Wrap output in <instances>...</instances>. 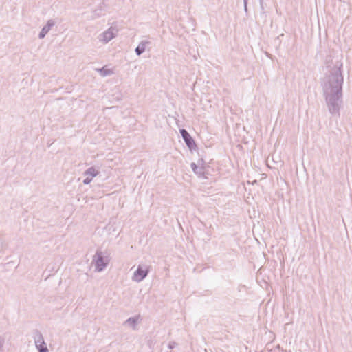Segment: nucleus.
<instances>
[{
	"instance_id": "4468645a",
	"label": "nucleus",
	"mask_w": 352,
	"mask_h": 352,
	"mask_svg": "<svg viewBox=\"0 0 352 352\" xmlns=\"http://www.w3.org/2000/svg\"><path fill=\"white\" fill-rule=\"evenodd\" d=\"M177 224H178V226H179L180 228H182V225L180 224L179 221H177Z\"/></svg>"
},
{
	"instance_id": "9b49d317",
	"label": "nucleus",
	"mask_w": 352,
	"mask_h": 352,
	"mask_svg": "<svg viewBox=\"0 0 352 352\" xmlns=\"http://www.w3.org/2000/svg\"><path fill=\"white\" fill-rule=\"evenodd\" d=\"M177 343L174 341L170 342L168 344V347L169 349H173L177 346Z\"/></svg>"
},
{
	"instance_id": "6e6552de",
	"label": "nucleus",
	"mask_w": 352,
	"mask_h": 352,
	"mask_svg": "<svg viewBox=\"0 0 352 352\" xmlns=\"http://www.w3.org/2000/svg\"><path fill=\"white\" fill-rule=\"evenodd\" d=\"M86 174L89 175L91 177H93L97 175V171L94 168H89L86 172Z\"/></svg>"
},
{
	"instance_id": "ddd939ff",
	"label": "nucleus",
	"mask_w": 352,
	"mask_h": 352,
	"mask_svg": "<svg viewBox=\"0 0 352 352\" xmlns=\"http://www.w3.org/2000/svg\"><path fill=\"white\" fill-rule=\"evenodd\" d=\"M91 179L87 178L84 180L85 184H89L91 182Z\"/></svg>"
},
{
	"instance_id": "f8f14e48",
	"label": "nucleus",
	"mask_w": 352,
	"mask_h": 352,
	"mask_svg": "<svg viewBox=\"0 0 352 352\" xmlns=\"http://www.w3.org/2000/svg\"><path fill=\"white\" fill-rule=\"evenodd\" d=\"M196 223H197L198 226L197 227L199 228V229H201L202 227H204L206 226V225L204 223V221H195Z\"/></svg>"
},
{
	"instance_id": "f257e3e1",
	"label": "nucleus",
	"mask_w": 352,
	"mask_h": 352,
	"mask_svg": "<svg viewBox=\"0 0 352 352\" xmlns=\"http://www.w3.org/2000/svg\"><path fill=\"white\" fill-rule=\"evenodd\" d=\"M92 262L94 263L95 270L96 272H102L109 264V254L98 250L93 257Z\"/></svg>"
},
{
	"instance_id": "1a4fd4ad",
	"label": "nucleus",
	"mask_w": 352,
	"mask_h": 352,
	"mask_svg": "<svg viewBox=\"0 0 352 352\" xmlns=\"http://www.w3.org/2000/svg\"><path fill=\"white\" fill-rule=\"evenodd\" d=\"M144 50H145L144 45L142 44V45H139L136 48L135 51H136L137 54L140 55V54H142L144 51Z\"/></svg>"
},
{
	"instance_id": "7ed1b4c3",
	"label": "nucleus",
	"mask_w": 352,
	"mask_h": 352,
	"mask_svg": "<svg viewBox=\"0 0 352 352\" xmlns=\"http://www.w3.org/2000/svg\"><path fill=\"white\" fill-rule=\"evenodd\" d=\"M149 273V267L148 266H142L139 265L134 272L133 280L135 282L140 283L143 280Z\"/></svg>"
},
{
	"instance_id": "20e7f679",
	"label": "nucleus",
	"mask_w": 352,
	"mask_h": 352,
	"mask_svg": "<svg viewBox=\"0 0 352 352\" xmlns=\"http://www.w3.org/2000/svg\"><path fill=\"white\" fill-rule=\"evenodd\" d=\"M140 316L138 315V316H133V317L129 318L124 322V324H128L129 326L132 327L133 329L135 330L136 329V326H137L138 322L140 321Z\"/></svg>"
},
{
	"instance_id": "423d86ee",
	"label": "nucleus",
	"mask_w": 352,
	"mask_h": 352,
	"mask_svg": "<svg viewBox=\"0 0 352 352\" xmlns=\"http://www.w3.org/2000/svg\"><path fill=\"white\" fill-rule=\"evenodd\" d=\"M113 29H109L104 33V36L107 41L110 40L113 37Z\"/></svg>"
},
{
	"instance_id": "f03ea898",
	"label": "nucleus",
	"mask_w": 352,
	"mask_h": 352,
	"mask_svg": "<svg viewBox=\"0 0 352 352\" xmlns=\"http://www.w3.org/2000/svg\"><path fill=\"white\" fill-rule=\"evenodd\" d=\"M32 338L34 341L36 349L38 352H49L47 344L41 332L37 329L33 332Z\"/></svg>"
},
{
	"instance_id": "0eeeda50",
	"label": "nucleus",
	"mask_w": 352,
	"mask_h": 352,
	"mask_svg": "<svg viewBox=\"0 0 352 352\" xmlns=\"http://www.w3.org/2000/svg\"><path fill=\"white\" fill-rule=\"evenodd\" d=\"M6 248L7 243L2 238H0V252L4 250Z\"/></svg>"
},
{
	"instance_id": "9d476101",
	"label": "nucleus",
	"mask_w": 352,
	"mask_h": 352,
	"mask_svg": "<svg viewBox=\"0 0 352 352\" xmlns=\"http://www.w3.org/2000/svg\"><path fill=\"white\" fill-rule=\"evenodd\" d=\"M5 343V338L0 336V352L3 351V347Z\"/></svg>"
},
{
	"instance_id": "39448f33",
	"label": "nucleus",
	"mask_w": 352,
	"mask_h": 352,
	"mask_svg": "<svg viewBox=\"0 0 352 352\" xmlns=\"http://www.w3.org/2000/svg\"><path fill=\"white\" fill-rule=\"evenodd\" d=\"M180 132L186 144L189 147H191L193 145L194 142L191 138L190 135H189V133L185 129H182Z\"/></svg>"
}]
</instances>
